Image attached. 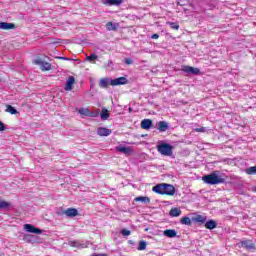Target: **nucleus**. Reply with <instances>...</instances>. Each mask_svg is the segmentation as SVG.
Masks as SVG:
<instances>
[{
  "label": "nucleus",
  "instance_id": "obj_1",
  "mask_svg": "<svg viewBox=\"0 0 256 256\" xmlns=\"http://www.w3.org/2000/svg\"><path fill=\"white\" fill-rule=\"evenodd\" d=\"M202 181L207 185H220V183H225V178L219 175V171H214L211 174L203 176Z\"/></svg>",
  "mask_w": 256,
  "mask_h": 256
},
{
  "label": "nucleus",
  "instance_id": "obj_2",
  "mask_svg": "<svg viewBox=\"0 0 256 256\" xmlns=\"http://www.w3.org/2000/svg\"><path fill=\"white\" fill-rule=\"evenodd\" d=\"M156 149L158 153L164 157H171V155H173V146H171V144L161 142L157 145Z\"/></svg>",
  "mask_w": 256,
  "mask_h": 256
},
{
  "label": "nucleus",
  "instance_id": "obj_3",
  "mask_svg": "<svg viewBox=\"0 0 256 256\" xmlns=\"http://www.w3.org/2000/svg\"><path fill=\"white\" fill-rule=\"evenodd\" d=\"M35 65H39L41 71H51V63L43 61L41 58L34 60Z\"/></svg>",
  "mask_w": 256,
  "mask_h": 256
},
{
  "label": "nucleus",
  "instance_id": "obj_4",
  "mask_svg": "<svg viewBox=\"0 0 256 256\" xmlns=\"http://www.w3.org/2000/svg\"><path fill=\"white\" fill-rule=\"evenodd\" d=\"M24 230H26L27 233H35V235H41V233H43V230H41L31 224H25Z\"/></svg>",
  "mask_w": 256,
  "mask_h": 256
},
{
  "label": "nucleus",
  "instance_id": "obj_5",
  "mask_svg": "<svg viewBox=\"0 0 256 256\" xmlns=\"http://www.w3.org/2000/svg\"><path fill=\"white\" fill-rule=\"evenodd\" d=\"M182 71L184 73H188V75H199V73H201L199 68H195V67H191V66H183Z\"/></svg>",
  "mask_w": 256,
  "mask_h": 256
},
{
  "label": "nucleus",
  "instance_id": "obj_6",
  "mask_svg": "<svg viewBox=\"0 0 256 256\" xmlns=\"http://www.w3.org/2000/svg\"><path fill=\"white\" fill-rule=\"evenodd\" d=\"M127 83H129V80H127L126 77H119L111 80L112 87H117V85H127Z\"/></svg>",
  "mask_w": 256,
  "mask_h": 256
},
{
  "label": "nucleus",
  "instance_id": "obj_7",
  "mask_svg": "<svg viewBox=\"0 0 256 256\" xmlns=\"http://www.w3.org/2000/svg\"><path fill=\"white\" fill-rule=\"evenodd\" d=\"M164 195H175V186L171 184L164 183Z\"/></svg>",
  "mask_w": 256,
  "mask_h": 256
},
{
  "label": "nucleus",
  "instance_id": "obj_8",
  "mask_svg": "<svg viewBox=\"0 0 256 256\" xmlns=\"http://www.w3.org/2000/svg\"><path fill=\"white\" fill-rule=\"evenodd\" d=\"M157 129L160 131V133H165L169 129V123L166 121H159L157 124Z\"/></svg>",
  "mask_w": 256,
  "mask_h": 256
},
{
  "label": "nucleus",
  "instance_id": "obj_9",
  "mask_svg": "<svg viewBox=\"0 0 256 256\" xmlns=\"http://www.w3.org/2000/svg\"><path fill=\"white\" fill-rule=\"evenodd\" d=\"M111 133L112 131L109 128L100 127L97 130V135H99L100 137H109Z\"/></svg>",
  "mask_w": 256,
  "mask_h": 256
},
{
  "label": "nucleus",
  "instance_id": "obj_10",
  "mask_svg": "<svg viewBox=\"0 0 256 256\" xmlns=\"http://www.w3.org/2000/svg\"><path fill=\"white\" fill-rule=\"evenodd\" d=\"M154 193H158L159 195H165V183L157 184L152 188Z\"/></svg>",
  "mask_w": 256,
  "mask_h": 256
},
{
  "label": "nucleus",
  "instance_id": "obj_11",
  "mask_svg": "<svg viewBox=\"0 0 256 256\" xmlns=\"http://www.w3.org/2000/svg\"><path fill=\"white\" fill-rule=\"evenodd\" d=\"M240 244L241 247H243L244 249H248V251L255 249V244L250 240L241 241Z\"/></svg>",
  "mask_w": 256,
  "mask_h": 256
},
{
  "label": "nucleus",
  "instance_id": "obj_12",
  "mask_svg": "<svg viewBox=\"0 0 256 256\" xmlns=\"http://www.w3.org/2000/svg\"><path fill=\"white\" fill-rule=\"evenodd\" d=\"M111 81H112V79H109V78H102V79H100V81H99V87L101 88V89H107L108 87H109V85H111Z\"/></svg>",
  "mask_w": 256,
  "mask_h": 256
},
{
  "label": "nucleus",
  "instance_id": "obj_13",
  "mask_svg": "<svg viewBox=\"0 0 256 256\" xmlns=\"http://www.w3.org/2000/svg\"><path fill=\"white\" fill-rule=\"evenodd\" d=\"M73 85H75V77L70 76L66 80V86H65V91H71L73 89Z\"/></svg>",
  "mask_w": 256,
  "mask_h": 256
},
{
  "label": "nucleus",
  "instance_id": "obj_14",
  "mask_svg": "<svg viewBox=\"0 0 256 256\" xmlns=\"http://www.w3.org/2000/svg\"><path fill=\"white\" fill-rule=\"evenodd\" d=\"M116 151H118L119 153H124V155H131L133 150L131 149V147H125L120 145L116 147Z\"/></svg>",
  "mask_w": 256,
  "mask_h": 256
},
{
  "label": "nucleus",
  "instance_id": "obj_15",
  "mask_svg": "<svg viewBox=\"0 0 256 256\" xmlns=\"http://www.w3.org/2000/svg\"><path fill=\"white\" fill-rule=\"evenodd\" d=\"M78 113L80 115H83L84 117H95V114L91 112L88 108H80L78 110Z\"/></svg>",
  "mask_w": 256,
  "mask_h": 256
},
{
  "label": "nucleus",
  "instance_id": "obj_16",
  "mask_svg": "<svg viewBox=\"0 0 256 256\" xmlns=\"http://www.w3.org/2000/svg\"><path fill=\"white\" fill-rule=\"evenodd\" d=\"M64 214L66 217H77V215H79V211L75 208H68L64 211Z\"/></svg>",
  "mask_w": 256,
  "mask_h": 256
},
{
  "label": "nucleus",
  "instance_id": "obj_17",
  "mask_svg": "<svg viewBox=\"0 0 256 256\" xmlns=\"http://www.w3.org/2000/svg\"><path fill=\"white\" fill-rule=\"evenodd\" d=\"M0 29L4 31H9L11 29H15V24L9 22H0Z\"/></svg>",
  "mask_w": 256,
  "mask_h": 256
},
{
  "label": "nucleus",
  "instance_id": "obj_18",
  "mask_svg": "<svg viewBox=\"0 0 256 256\" xmlns=\"http://www.w3.org/2000/svg\"><path fill=\"white\" fill-rule=\"evenodd\" d=\"M153 127V121L151 119H144L141 122V128L142 129H151Z\"/></svg>",
  "mask_w": 256,
  "mask_h": 256
},
{
  "label": "nucleus",
  "instance_id": "obj_19",
  "mask_svg": "<svg viewBox=\"0 0 256 256\" xmlns=\"http://www.w3.org/2000/svg\"><path fill=\"white\" fill-rule=\"evenodd\" d=\"M134 201L144 203V205H149V203H151V199L147 196L136 197Z\"/></svg>",
  "mask_w": 256,
  "mask_h": 256
},
{
  "label": "nucleus",
  "instance_id": "obj_20",
  "mask_svg": "<svg viewBox=\"0 0 256 256\" xmlns=\"http://www.w3.org/2000/svg\"><path fill=\"white\" fill-rule=\"evenodd\" d=\"M204 227H206V229H209L210 231L213 229H217V222L215 220H208L206 221Z\"/></svg>",
  "mask_w": 256,
  "mask_h": 256
},
{
  "label": "nucleus",
  "instance_id": "obj_21",
  "mask_svg": "<svg viewBox=\"0 0 256 256\" xmlns=\"http://www.w3.org/2000/svg\"><path fill=\"white\" fill-rule=\"evenodd\" d=\"M164 236L173 239V237H177V231L173 229H168L164 231Z\"/></svg>",
  "mask_w": 256,
  "mask_h": 256
},
{
  "label": "nucleus",
  "instance_id": "obj_22",
  "mask_svg": "<svg viewBox=\"0 0 256 256\" xmlns=\"http://www.w3.org/2000/svg\"><path fill=\"white\" fill-rule=\"evenodd\" d=\"M192 221L195 223H205V221H207V216L197 215L196 217L192 218Z\"/></svg>",
  "mask_w": 256,
  "mask_h": 256
},
{
  "label": "nucleus",
  "instance_id": "obj_23",
  "mask_svg": "<svg viewBox=\"0 0 256 256\" xmlns=\"http://www.w3.org/2000/svg\"><path fill=\"white\" fill-rule=\"evenodd\" d=\"M123 3V0H105L104 1V5H110V6H113V5H121Z\"/></svg>",
  "mask_w": 256,
  "mask_h": 256
},
{
  "label": "nucleus",
  "instance_id": "obj_24",
  "mask_svg": "<svg viewBox=\"0 0 256 256\" xmlns=\"http://www.w3.org/2000/svg\"><path fill=\"white\" fill-rule=\"evenodd\" d=\"M170 217H179L181 215V209L172 208L169 212Z\"/></svg>",
  "mask_w": 256,
  "mask_h": 256
},
{
  "label": "nucleus",
  "instance_id": "obj_25",
  "mask_svg": "<svg viewBox=\"0 0 256 256\" xmlns=\"http://www.w3.org/2000/svg\"><path fill=\"white\" fill-rule=\"evenodd\" d=\"M71 247H78V249H85V244H81L79 241H70Z\"/></svg>",
  "mask_w": 256,
  "mask_h": 256
},
{
  "label": "nucleus",
  "instance_id": "obj_26",
  "mask_svg": "<svg viewBox=\"0 0 256 256\" xmlns=\"http://www.w3.org/2000/svg\"><path fill=\"white\" fill-rule=\"evenodd\" d=\"M100 117L102 121H107V119H109V111H107V109H102Z\"/></svg>",
  "mask_w": 256,
  "mask_h": 256
},
{
  "label": "nucleus",
  "instance_id": "obj_27",
  "mask_svg": "<svg viewBox=\"0 0 256 256\" xmlns=\"http://www.w3.org/2000/svg\"><path fill=\"white\" fill-rule=\"evenodd\" d=\"M138 251H145L147 249V242L145 240H141L138 245Z\"/></svg>",
  "mask_w": 256,
  "mask_h": 256
},
{
  "label": "nucleus",
  "instance_id": "obj_28",
  "mask_svg": "<svg viewBox=\"0 0 256 256\" xmlns=\"http://www.w3.org/2000/svg\"><path fill=\"white\" fill-rule=\"evenodd\" d=\"M166 25H169L170 29L179 31V23H177V22H166Z\"/></svg>",
  "mask_w": 256,
  "mask_h": 256
},
{
  "label": "nucleus",
  "instance_id": "obj_29",
  "mask_svg": "<svg viewBox=\"0 0 256 256\" xmlns=\"http://www.w3.org/2000/svg\"><path fill=\"white\" fill-rule=\"evenodd\" d=\"M6 111L7 113H10L11 115H17V109H15L13 106L11 105H7L6 107Z\"/></svg>",
  "mask_w": 256,
  "mask_h": 256
},
{
  "label": "nucleus",
  "instance_id": "obj_30",
  "mask_svg": "<svg viewBox=\"0 0 256 256\" xmlns=\"http://www.w3.org/2000/svg\"><path fill=\"white\" fill-rule=\"evenodd\" d=\"M247 175H256V165L246 168Z\"/></svg>",
  "mask_w": 256,
  "mask_h": 256
},
{
  "label": "nucleus",
  "instance_id": "obj_31",
  "mask_svg": "<svg viewBox=\"0 0 256 256\" xmlns=\"http://www.w3.org/2000/svg\"><path fill=\"white\" fill-rule=\"evenodd\" d=\"M106 28L108 31H115L117 29V24H113V22H108L106 24Z\"/></svg>",
  "mask_w": 256,
  "mask_h": 256
},
{
  "label": "nucleus",
  "instance_id": "obj_32",
  "mask_svg": "<svg viewBox=\"0 0 256 256\" xmlns=\"http://www.w3.org/2000/svg\"><path fill=\"white\" fill-rule=\"evenodd\" d=\"M182 225H191V218L185 216L180 220Z\"/></svg>",
  "mask_w": 256,
  "mask_h": 256
},
{
  "label": "nucleus",
  "instance_id": "obj_33",
  "mask_svg": "<svg viewBox=\"0 0 256 256\" xmlns=\"http://www.w3.org/2000/svg\"><path fill=\"white\" fill-rule=\"evenodd\" d=\"M9 203L6 201H0V209H7L9 207Z\"/></svg>",
  "mask_w": 256,
  "mask_h": 256
},
{
  "label": "nucleus",
  "instance_id": "obj_34",
  "mask_svg": "<svg viewBox=\"0 0 256 256\" xmlns=\"http://www.w3.org/2000/svg\"><path fill=\"white\" fill-rule=\"evenodd\" d=\"M121 235H123V237H129V235H131V231L127 229H122Z\"/></svg>",
  "mask_w": 256,
  "mask_h": 256
},
{
  "label": "nucleus",
  "instance_id": "obj_35",
  "mask_svg": "<svg viewBox=\"0 0 256 256\" xmlns=\"http://www.w3.org/2000/svg\"><path fill=\"white\" fill-rule=\"evenodd\" d=\"M97 55L96 54H91L90 56H87L86 59L87 61H95V59H97Z\"/></svg>",
  "mask_w": 256,
  "mask_h": 256
},
{
  "label": "nucleus",
  "instance_id": "obj_36",
  "mask_svg": "<svg viewBox=\"0 0 256 256\" xmlns=\"http://www.w3.org/2000/svg\"><path fill=\"white\" fill-rule=\"evenodd\" d=\"M124 63H126V65H133V59L125 58Z\"/></svg>",
  "mask_w": 256,
  "mask_h": 256
},
{
  "label": "nucleus",
  "instance_id": "obj_37",
  "mask_svg": "<svg viewBox=\"0 0 256 256\" xmlns=\"http://www.w3.org/2000/svg\"><path fill=\"white\" fill-rule=\"evenodd\" d=\"M194 131H196V133H205V127L196 128Z\"/></svg>",
  "mask_w": 256,
  "mask_h": 256
},
{
  "label": "nucleus",
  "instance_id": "obj_38",
  "mask_svg": "<svg viewBox=\"0 0 256 256\" xmlns=\"http://www.w3.org/2000/svg\"><path fill=\"white\" fill-rule=\"evenodd\" d=\"M5 129H7V127H5V124L0 121V131H5Z\"/></svg>",
  "mask_w": 256,
  "mask_h": 256
},
{
  "label": "nucleus",
  "instance_id": "obj_39",
  "mask_svg": "<svg viewBox=\"0 0 256 256\" xmlns=\"http://www.w3.org/2000/svg\"><path fill=\"white\" fill-rule=\"evenodd\" d=\"M159 37V34H153L152 36H151V39H157Z\"/></svg>",
  "mask_w": 256,
  "mask_h": 256
},
{
  "label": "nucleus",
  "instance_id": "obj_40",
  "mask_svg": "<svg viewBox=\"0 0 256 256\" xmlns=\"http://www.w3.org/2000/svg\"><path fill=\"white\" fill-rule=\"evenodd\" d=\"M59 59H62L63 61H69V58L67 57H59Z\"/></svg>",
  "mask_w": 256,
  "mask_h": 256
},
{
  "label": "nucleus",
  "instance_id": "obj_41",
  "mask_svg": "<svg viewBox=\"0 0 256 256\" xmlns=\"http://www.w3.org/2000/svg\"><path fill=\"white\" fill-rule=\"evenodd\" d=\"M128 111H129V113H133V108H132V107H129V108H128Z\"/></svg>",
  "mask_w": 256,
  "mask_h": 256
}]
</instances>
